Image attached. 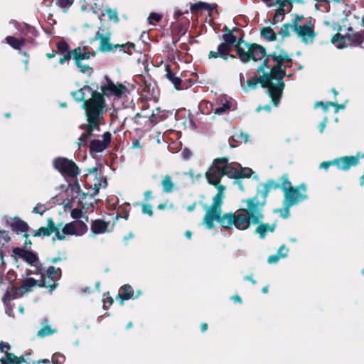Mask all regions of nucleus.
<instances>
[{
    "instance_id": "1",
    "label": "nucleus",
    "mask_w": 364,
    "mask_h": 364,
    "mask_svg": "<svg viewBox=\"0 0 364 364\" xmlns=\"http://www.w3.org/2000/svg\"><path fill=\"white\" fill-rule=\"evenodd\" d=\"M246 205V208H242L234 213H230L222 214V204H220V213H215L213 210L208 218L207 210L203 220V224L206 228L211 230L214 228V222L218 221L224 228H231L235 226L237 229L245 230L250 228L251 223L257 224L263 218L262 208L265 201L259 203L257 197L242 200Z\"/></svg>"
},
{
    "instance_id": "2",
    "label": "nucleus",
    "mask_w": 364,
    "mask_h": 364,
    "mask_svg": "<svg viewBox=\"0 0 364 364\" xmlns=\"http://www.w3.org/2000/svg\"><path fill=\"white\" fill-rule=\"evenodd\" d=\"M271 56L275 64L272 66L270 73L264 74L259 78L254 77L247 80L244 84L242 83V86L246 92H248L255 89L257 84L260 83L263 87L268 89L269 96L274 106H277L284 87L283 77L285 75V66L284 63L291 62V59L284 50L274 52Z\"/></svg>"
},
{
    "instance_id": "3",
    "label": "nucleus",
    "mask_w": 364,
    "mask_h": 364,
    "mask_svg": "<svg viewBox=\"0 0 364 364\" xmlns=\"http://www.w3.org/2000/svg\"><path fill=\"white\" fill-rule=\"evenodd\" d=\"M223 176L237 178L238 171L232 164L228 163L226 158L217 159L205 173L208 183L218 189V193L213 197L211 205L205 206V210H207V218L210 216L213 210L215 213H220V204L223 203L225 197L224 191L226 188L225 186L220 184Z\"/></svg>"
},
{
    "instance_id": "4",
    "label": "nucleus",
    "mask_w": 364,
    "mask_h": 364,
    "mask_svg": "<svg viewBox=\"0 0 364 364\" xmlns=\"http://www.w3.org/2000/svg\"><path fill=\"white\" fill-rule=\"evenodd\" d=\"M87 118L88 126L87 132L81 134L78 139V148L83 146L95 129H99V125L103 118L105 102L100 92L92 94V97L83 104Z\"/></svg>"
},
{
    "instance_id": "5",
    "label": "nucleus",
    "mask_w": 364,
    "mask_h": 364,
    "mask_svg": "<svg viewBox=\"0 0 364 364\" xmlns=\"http://www.w3.org/2000/svg\"><path fill=\"white\" fill-rule=\"evenodd\" d=\"M46 279H47L44 276H42V278L40 281H36L31 277L25 279L23 282V284L19 288L11 289L6 291L3 298L4 302L6 303V300H13L23 296L32 287L36 285L48 288L50 291H53L55 288V284H47Z\"/></svg>"
},
{
    "instance_id": "6",
    "label": "nucleus",
    "mask_w": 364,
    "mask_h": 364,
    "mask_svg": "<svg viewBox=\"0 0 364 364\" xmlns=\"http://www.w3.org/2000/svg\"><path fill=\"white\" fill-rule=\"evenodd\" d=\"M87 226L84 222L75 220L65 225H57L54 229V232L58 240H63L67 236H82L87 232Z\"/></svg>"
},
{
    "instance_id": "7",
    "label": "nucleus",
    "mask_w": 364,
    "mask_h": 364,
    "mask_svg": "<svg viewBox=\"0 0 364 364\" xmlns=\"http://www.w3.org/2000/svg\"><path fill=\"white\" fill-rule=\"evenodd\" d=\"M245 47L238 45L237 48V54L243 63L248 62L250 59L255 61H259L266 58L265 49L257 44L249 45L245 43Z\"/></svg>"
},
{
    "instance_id": "8",
    "label": "nucleus",
    "mask_w": 364,
    "mask_h": 364,
    "mask_svg": "<svg viewBox=\"0 0 364 364\" xmlns=\"http://www.w3.org/2000/svg\"><path fill=\"white\" fill-rule=\"evenodd\" d=\"M364 39L363 33H350L346 35L337 33L331 38V43L337 48L341 49L348 46H358L362 44Z\"/></svg>"
},
{
    "instance_id": "9",
    "label": "nucleus",
    "mask_w": 364,
    "mask_h": 364,
    "mask_svg": "<svg viewBox=\"0 0 364 364\" xmlns=\"http://www.w3.org/2000/svg\"><path fill=\"white\" fill-rule=\"evenodd\" d=\"M299 189H302L304 191H306V187L305 185L302 184L299 187L296 188H291L288 192L284 193L285 201L284 204L287 205L284 213H282V210L280 209L275 210L274 212L280 213L282 216L284 218H287L289 215V208L296 204L307 198L306 194H303L299 193Z\"/></svg>"
},
{
    "instance_id": "10",
    "label": "nucleus",
    "mask_w": 364,
    "mask_h": 364,
    "mask_svg": "<svg viewBox=\"0 0 364 364\" xmlns=\"http://www.w3.org/2000/svg\"><path fill=\"white\" fill-rule=\"evenodd\" d=\"M291 31L296 36L300 41L306 45L313 43L317 33L311 21L304 23L302 26H296Z\"/></svg>"
},
{
    "instance_id": "11",
    "label": "nucleus",
    "mask_w": 364,
    "mask_h": 364,
    "mask_svg": "<svg viewBox=\"0 0 364 364\" xmlns=\"http://www.w3.org/2000/svg\"><path fill=\"white\" fill-rule=\"evenodd\" d=\"M53 166L55 169L63 174L74 177L79 173L76 164L71 160L66 158H57L53 160Z\"/></svg>"
},
{
    "instance_id": "12",
    "label": "nucleus",
    "mask_w": 364,
    "mask_h": 364,
    "mask_svg": "<svg viewBox=\"0 0 364 364\" xmlns=\"http://www.w3.org/2000/svg\"><path fill=\"white\" fill-rule=\"evenodd\" d=\"M100 90L102 94H100L103 99L104 96L121 97L125 95L127 91V87L124 85L119 83L115 84L108 78H106V82L105 85L101 86Z\"/></svg>"
},
{
    "instance_id": "13",
    "label": "nucleus",
    "mask_w": 364,
    "mask_h": 364,
    "mask_svg": "<svg viewBox=\"0 0 364 364\" xmlns=\"http://www.w3.org/2000/svg\"><path fill=\"white\" fill-rule=\"evenodd\" d=\"M232 109H235L234 100L227 95H222L217 99V107L214 109V113L222 115Z\"/></svg>"
},
{
    "instance_id": "14",
    "label": "nucleus",
    "mask_w": 364,
    "mask_h": 364,
    "mask_svg": "<svg viewBox=\"0 0 364 364\" xmlns=\"http://www.w3.org/2000/svg\"><path fill=\"white\" fill-rule=\"evenodd\" d=\"M360 158V154H357L355 156H343L333 160V164L336 166L340 170L347 171L351 166H356Z\"/></svg>"
},
{
    "instance_id": "15",
    "label": "nucleus",
    "mask_w": 364,
    "mask_h": 364,
    "mask_svg": "<svg viewBox=\"0 0 364 364\" xmlns=\"http://www.w3.org/2000/svg\"><path fill=\"white\" fill-rule=\"evenodd\" d=\"M111 142V134L105 132L102 135V140L95 139L90 143V151L93 152H101L105 150Z\"/></svg>"
},
{
    "instance_id": "16",
    "label": "nucleus",
    "mask_w": 364,
    "mask_h": 364,
    "mask_svg": "<svg viewBox=\"0 0 364 364\" xmlns=\"http://www.w3.org/2000/svg\"><path fill=\"white\" fill-rule=\"evenodd\" d=\"M141 291H137L136 294H134L132 288L129 284H125L121 287L118 297L120 299V304L124 305V301L130 299H136L141 295Z\"/></svg>"
},
{
    "instance_id": "17",
    "label": "nucleus",
    "mask_w": 364,
    "mask_h": 364,
    "mask_svg": "<svg viewBox=\"0 0 364 364\" xmlns=\"http://www.w3.org/2000/svg\"><path fill=\"white\" fill-rule=\"evenodd\" d=\"M107 185V180L104 178H95L94 183L90 186L88 191L85 193H82L83 196L88 195L91 197H94L98 194L99 191L101 188H106Z\"/></svg>"
},
{
    "instance_id": "18",
    "label": "nucleus",
    "mask_w": 364,
    "mask_h": 364,
    "mask_svg": "<svg viewBox=\"0 0 364 364\" xmlns=\"http://www.w3.org/2000/svg\"><path fill=\"white\" fill-rule=\"evenodd\" d=\"M14 252L16 255L31 265H34V264L38 261L37 255L32 252L24 250L20 248L15 249Z\"/></svg>"
},
{
    "instance_id": "19",
    "label": "nucleus",
    "mask_w": 364,
    "mask_h": 364,
    "mask_svg": "<svg viewBox=\"0 0 364 364\" xmlns=\"http://www.w3.org/2000/svg\"><path fill=\"white\" fill-rule=\"evenodd\" d=\"M109 223L101 220H96L92 223L91 230L94 234H102L107 232Z\"/></svg>"
},
{
    "instance_id": "20",
    "label": "nucleus",
    "mask_w": 364,
    "mask_h": 364,
    "mask_svg": "<svg viewBox=\"0 0 364 364\" xmlns=\"http://www.w3.org/2000/svg\"><path fill=\"white\" fill-rule=\"evenodd\" d=\"M97 92L96 91H92L91 88L89 86H84L82 88L80 89L76 92H73L72 95L75 99L76 101L81 102L83 101L85 98L87 94L91 93V96H92L93 93ZM92 97H91L92 98Z\"/></svg>"
},
{
    "instance_id": "21",
    "label": "nucleus",
    "mask_w": 364,
    "mask_h": 364,
    "mask_svg": "<svg viewBox=\"0 0 364 364\" xmlns=\"http://www.w3.org/2000/svg\"><path fill=\"white\" fill-rule=\"evenodd\" d=\"M60 269L59 268H55L54 267H50L47 269L48 274V281L46 280L47 284L57 285L55 280L58 279L60 277Z\"/></svg>"
},
{
    "instance_id": "22",
    "label": "nucleus",
    "mask_w": 364,
    "mask_h": 364,
    "mask_svg": "<svg viewBox=\"0 0 364 364\" xmlns=\"http://www.w3.org/2000/svg\"><path fill=\"white\" fill-rule=\"evenodd\" d=\"M2 364H19L24 362L23 357H17L13 353H6L5 356L0 359Z\"/></svg>"
},
{
    "instance_id": "23",
    "label": "nucleus",
    "mask_w": 364,
    "mask_h": 364,
    "mask_svg": "<svg viewBox=\"0 0 364 364\" xmlns=\"http://www.w3.org/2000/svg\"><path fill=\"white\" fill-rule=\"evenodd\" d=\"M72 55L73 59L82 61L88 59L91 55H94V53L86 52L84 49L78 47L72 51Z\"/></svg>"
},
{
    "instance_id": "24",
    "label": "nucleus",
    "mask_w": 364,
    "mask_h": 364,
    "mask_svg": "<svg viewBox=\"0 0 364 364\" xmlns=\"http://www.w3.org/2000/svg\"><path fill=\"white\" fill-rule=\"evenodd\" d=\"M225 29L228 31V32L223 36L224 43H228L232 47L235 46L236 48H237L238 45L242 46L240 40L237 42L236 36L233 35L232 33L228 30L227 27H225Z\"/></svg>"
},
{
    "instance_id": "25",
    "label": "nucleus",
    "mask_w": 364,
    "mask_h": 364,
    "mask_svg": "<svg viewBox=\"0 0 364 364\" xmlns=\"http://www.w3.org/2000/svg\"><path fill=\"white\" fill-rule=\"evenodd\" d=\"M11 227L12 228L16 230L18 233V232H24V236L26 237H28V235H27V231L28 230V225L26 223L22 221V220H14L12 223H11Z\"/></svg>"
},
{
    "instance_id": "26",
    "label": "nucleus",
    "mask_w": 364,
    "mask_h": 364,
    "mask_svg": "<svg viewBox=\"0 0 364 364\" xmlns=\"http://www.w3.org/2000/svg\"><path fill=\"white\" fill-rule=\"evenodd\" d=\"M161 185L165 193H171L176 189L175 184L173 183L171 177L168 175L164 177L161 181Z\"/></svg>"
},
{
    "instance_id": "27",
    "label": "nucleus",
    "mask_w": 364,
    "mask_h": 364,
    "mask_svg": "<svg viewBox=\"0 0 364 364\" xmlns=\"http://www.w3.org/2000/svg\"><path fill=\"white\" fill-rule=\"evenodd\" d=\"M262 186L263 187V190H261L258 192V194H260L264 199L267 196V194L269 191L271 189H276L279 187V184L272 181H269L267 183L262 184Z\"/></svg>"
},
{
    "instance_id": "28",
    "label": "nucleus",
    "mask_w": 364,
    "mask_h": 364,
    "mask_svg": "<svg viewBox=\"0 0 364 364\" xmlns=\"http://www.w3.org/2000/svg\"><path fill=\"white\" fill-rule=\"evenodd\" d=\"M275 224H261L257 227L256 232L259 235L261 238H264L266 235V233L267 232H273L275 229Z\"/></svg>"
},
{
    "instance_id": "29",
    "label": "nucleus",
    "mask_w": 364,
    "mask_h": 364,
    "mask_svg": "<svg viewBox=\"0 0 364 364\" xmlns=\"http://www.w3.org/2000/svg\"><path fill=\"white\" fill-rule=\"evenodd\" d=\"M275 224H261L257 227L256 232L259 235L261 238H264L266 235V233L267 232H273L275 229Z\"/></svg>"
},
{
    "instance_id": "30",
    "label": "nucleus",
    "mask_w": 364,
    "mask_h": 364,
    "mask_svg": "<svg viewBox=\"0 0 364 364\" xmlns=\"http://www.w3.org/2000/svg\"><path fill=\"white\" fill-rule=\"evenodd\" d=\"M96 38L100 41V50L103 51H109L112 50L111 45L109 42V36H104L98 32Z\"/></svg>"
},
{
    "instance_id": "31",
    "label": "nucleus",
    "mask_w": 364,
    "mask_h": 364,
    "mask_svg": "<svg viewBox=\"0 0 364 364\" xmlns=\"http://www.w3.org/2000/svg\"><path fill=\"white\" fill-rule=\"evenodd\" d=\"M56 226H55L53 222L51 220H48V227L44 228L42 227L39 228L36 232L35 233V236H40L41 235L48 236L51 233L54 232V229Z\"/></svg>"
},
{
    "instance_id": "32",
    "label": "nucleus",
    "mask_w": 364,
    "mask_h": 364,
    "mask_svg": "<svg viewBox=\"0 0 364 364\" xmlns=\"http://www.w3.org/2000/svg\"><path fill=\"white\" fill-rule=\"evenodd\" d=\"M46 323L47 320L46 319L42 323L43 326V328L37 333L38 337L43 338L57 332L56 329H53L51 326L48 325Z\"/></svg>"
},
{
    "instance_id": "33",
    "label": "nucleus",
    "mask_w": 364,
    "mask_h": 364,
    "mask_svg": "<svg viewBox=\"0 0 364 364\" xmlns=\"http://www.w3.org/2000/svg\"><path fill=\"white\" fill-rule=\"evenodd\" d=\"M232 46L225 43L224 42L221 43L218 47V50H219L220 57L223 58L224 60L228 59V53L231 50Z\"/></svg>"
},
{
    "instance_id": "34",
    "label": "nucleus",
    "mask_w": 364,
    "mask_h": 364,
    "mask_svg": "<svg viewBox=\"0 0 364 364\" xmlns=\"http://www.w3.org/2000/svg\"><path fill=\"white\" fill-rule=\"evenodd\" d=\"M6 41L8 44H9L13 48L19 50L21 46L25 44V40H18L13 36H8L6 38Z\"/></svg>"
},
{
    "instance_id": "35",
    "label": "nucleus",
    "mask_w": 364,
    "mask_h": 364,
    "mask_svg": "<svg viewBox=\"0 0 364 364\" xmlns=\"http://www.w3.org/2000/svg\"><path fill=\"white\" fill-rule=\"evenodd\" d=\"M216 8V5L211 4L205 2H198L191 6L192 11H196L198 9H204L207 11H212Z\"/></svg>"
},
{
    "instance_id": "36",
    "label": "nucleus",
    "mask_w": 364,
    "mask_h": 364,
    "mask_svg": "<svg viewBox=\"0 0 364 364\" xmlns=\"http://www.w3.org/2000/svg\"><path fill=\"white\" fill-rule=\"evenodd\" d=\"M166 77L174 85L176 89H179L181 80L180 77L176 76L174 73H171L168 66L166 67Z\"/></svg>"
},
{
    "instance_id": "37",
    "label": "nucleus",
    "mask_w": 364,
    "mask_h": 364,
    "mask_svg": "<svg viewBox=\"0 0 364 364\" xmlns=\"http://www.w3.org/2000/svg\"><path fill=\"white\" fill-rule=\"evenodd\" d=\"M238 171V176L236 178L241 177H250L253 173L252 169L249 168H241L237 164H232Z\"/></svg>"
},
{
    "instance_id": "38",
    "label": "nucleus",
    "mask_w": 364,
    "mask_h": 364,
    "mask_svg": "<svg viewBox=\"0 0 364 364\" xmlns=\"http://www.w3.org/2000/svg\"><path fill=\"white\" fill-rule=\"evenodd\" d=\"M330 106H333L336 107L335 112H338L340 109L345 108L344 105H339L334 102H328L326 104H324L322 102H318L315 104V107H322L325 111L327 110Z\"/></svg>"
},
{
    "instance_id": "39",
    "label": "nucleus",
    "mask_w": 364,
    "mask_h": 364,
    "mask_svg": "<svg viewBox=\"0 0 364 364\" xmlns=\"http://www.w3.org/2000/svg\"><path fill=\"white\" fill-rule=\"evenodd\" d=\"M261 33L263 37L269 41L276 40V34L270 27H265L262 28Z\"/></svg>"
},
{
    "instance_id": "40",
    "label": "nucleus",
    "mask_w": 364,
    "mask_h": 364,
    "mask_svg": "<svg viewBox=\"0 0 364 364\" xmlns=\"http://www.w3.org/2000/svg\"><path fill=\"white\" fill-rule=\"evenodd\" d=\"M287 5H279V8L277 10L276 14L274 16V21L275 23L281 21L283 18V16L284 15V7Z\"/></svg>"
},
{
    "instance_id": "41",
    "label": "nucleus",
    "mask_w": 364,
    "mask_h": 364,
    "mask_svg": "<svg viewBox=\"0 0 364 364\" xmlns=\"http://www.w3.org/2000/svg\"><path fill=\"white\" fill-rule=\"evenodd\" d=\"M290 31H291V23L284 24L280 29L279 34L283 38L290 36Z\"/></svg>"
},
{
    "instance_id": "42",
    "label": "nucleus",
    "mask_w": 364,
    "mask_h": 364,
    "mask_svg": "<svg viewBox=\"0 0 364 364\" xmlns=\"http://www.w3.org/2000/svg\"><path fill=\"white\" fill-rule=\"evenodd\" d=\"M304 17L302 15H295L291 20V30L295 28L296 26H302L304 24L303 20Z\"/></svg>"
},
{
    "instance_id": "43",
    "label": "nucleus",
    "mask_w": 364,
    "mask_h": 364,
    "mask_svg": "<svg viewBox=\"0 0 364 364\" xmlns=\"http://www.w3.org/2000/svg\"><path fill=\"white\" fill-rule=\"evenodd\" d=\"M279 186H281L284 193L293 188L290 181L286 177H283L282 178V183L279 185Z\"/></svg>"
},
{
    "instance_id": "44",
    "label": "nucleus",
    "mask_w": 364,
    "mask_h": 364,
    "mask_svg": "<svg viewBox=\"0 0 364 364\" xmlns=\"http://www.w3.org/2000/svg\"><path fill=\"white\" fill-rule=\"evenodd\" d=\"M65 357L64 355L60 354V353H55L52 356V363L53 364H63L65 362Z\"/></svg>"
},
{
    "instance_id": "45",
    "label": "nucleus",
    "mask_w": 364,
    "mask_h": 364,
    "mask_svg": "<svg viewBox=\"0 0 364 364\" xmlns=\"http://www.w3.org/2000/svg\"><path fill=\"white\" fill-rule=\"evenodd\" d=\"M75 62L77 67L80 68V71L82 73H92V68L89 65L83 64L81 61L78 60H75Z\"/></svg>"
},
{
    "instance_id": "46",
    "label": "nucleus",
    "mask_w": 364,
    "mask_h": 364,
    "mask_svg": "<svg viewBox=\"0 0 364 364\" xmlns=\"http://www.w3.org/2000/svg\"><path fill=\"white\" fill-rule=\"evenodd\" d=\"M161 18L162 16L161 14L156 13H151L150 14L148 18V21L150 24H153L154 23L160 21Z\"/></svg>"
},
{
    "instance_id": "47",
    "label": "nucleus",
    "mask_w": 364,
    "mask_h": 364,
    "mask_svg": "<svg viewBox=\"0 0 364 364\" xmlns=\"http://www.w3.org/2000/svg\"><path fill=\"white\" fill-rule=\"evenodd\" d=\"M105 12L109 16L110 20L116 22L118 21L119 19L117 16V13L115 10H112L110 8H107L105 9Z\"/></svg>"
},
{
    "instance_id": "48",
    "label": "nucleus",
    "mask_w": 364,
    "mask_h": 364,
    "mask_svg": "<svg viewBox=\"0 0 364 364\" xmlns=\"http://www.w3.org/2000/svg\"><path fill=\"white\" fill-rule=\"evenodd\" d=\"M72 192L75 193L77 194H80L82 193L80 189V186L77 180L74 181V183L69 186Z\"/></svg>"
},
{
    "instance_id": "49",
    "label": "nucleus",
    "mask_w": 364,
    "mask_h": 364,
    "mask_svg": "<svg viewBox=\"0 0 364 364\" xmlns=\"http://www.w3.org/2000/svg\"><path fill=\"white\" fill-rule=\"evenodd\" d=\"M46 208L43 204H38L34 208L33 212L37 214L43 215L46 211Z\"/></svg>"
},
{
    "instance_id": "50",
    "label": "nucleus",
    "mask_w": 364,
    "mask_h": 364,
    "mask_svg": "<svg viewBox=\"0 0 364 364\" xmlns=\"http://www.w3.org/2000/svg\"><path fill=\"white\" fill-rule=\"evenodd\" d=\"M82 214V210L80 209H77V208L73 209L71 210V213H70L71 217L73 219H75L76 220H77V219L81 218Z\"/></svg>"
},
{
    "instance_id": "51",
    "label": "nucleus",
    "mask_w": 364,
    "mask_h": 364,
    "mask_svg": "<svg viewBox=\"0 0 364 364\" xmlns=\"http://www.w3.org/2000/svg\"><path fill=\"white\" fill-rule=\"evenodd\" d=\"M289 250L286 247L285 245H282L277 252V255H279L280 257H286L287 256Z\"/></svg>"
},
{
    "instance_id": "52",
    "label": "nucleus",
    "mask_w": 364,
    "mask_h": 364,
    "mask_svg": "<svg viewBox=\"0 0 364 364\" xmlns=\"http://www.w3.org/2000/svg\"><path fill=\"white\" fill-rule=\"evenodd\" d=\"M142 213L144 214H147V215L151 216L153 215L151 205H148V204H144L142 205Z\"/></svg>"
},
{
    "instance_id": "53",
    "label": "nucleus",
    "mask_w": 364,
    "mask_h": 364,
    "mask_svg": "<svg viewBox=\"0 0 364 364\" xmlns=\"http://www.w3.org/2000/svg\"><path fill=\"white\" fill-rule=\"evenodd\" d=\"M58 48L61 52H67L68 50V46L65 42H60L58 43Z\"/></svg>"
},
{
    "instance_id": "54",
    "label": "nucleus",
    "mask_w": 364,
    "mask_h": 364,
    "mask_svg": "<svg viewBox=\"0 0 364 364\" xmlns=\"http://www.w3.org/2000/svg\"><path fill=\"white\" fill-rule=\"evenodd\" d=\"M73 57L72 52L65 53L61 58L59 60V63L60 64H63L65 61L70 60Z\"/></svg>"
},
{
    "instance_id": "55",
    "label": "nucleus",
    "mask_w": 364,
    "mask_h": 364,
    "mask_svg": "<svg viewBox=\"0 0 364 364\" xmlns=\"http://www.w3.org/2000/svg\"><path fill=\"white\" fill-rule=\"evenodd\" d=\"M10 240V237L6 231H2L0 232V242L4 241L5 242H8Z\"/></svg>"
},
{
    "instance_id": "56",
    "label": "nucleus",
    "mask_w": 364,
    "mask_h": 364,
    "mask_svg": "<svg viewBox=\"0 0 364 364\" xmlns=\"http://www.w3.org/2000/svg\"><path fill=\"white\" fill-rule=\"evenodd\" d=\"M281 257H279V255H278L277 254V255H271L270 257H269L268 258V262L270 263V264H272V263H276L279 261V259H280Z\"/></svg>"
},
{
    "instance_id": "57",
    "label": "nucleus",
    "mask_w": 364,
    "mask_h": 364,
    "mask_svg": "<svg viewBox=\"0 0 364 364\" xmlns=\"http://www.w3.org/2000/svg\"><path fill=\"white\" fill-rule=\"evenodd\" d=\"M331 165H333V161H324V162H322L320 164L319 168H323L325 170H327Z\"/></svg>"
},
{
    "instance_id": "58",
    "label": "nucleus",
    "mask_w": 364,
    "mask_h": 364,
    "mask_svg": "<svg viewBox=\"0 0 364 364\" xmlns=\"http://www.w3.org/2000/svg\"><path fill=\"white\" fill-rule=\"evenodd\" d=\"M103 302H104V306H105V304H106L107 302L110 306V305H112V304L113 302V299H112V297L109 296V295L107 296L105 294H104V298H103Z\"/></svg>"
},
{
    "instance_id": "59",
    "label": "nucleus",
    "mask_w": 364,
    "mask_h": 364,
    "mask_svg": "<svg viewBox=\"0 0 364 364\" xmlns=\"http://www.w3.org/2000/svg\"><path fill=\"white\" fill-rule=\"evenodd\" d=\"M10 348H11V347H10L9 344L6 343H0V350L1 352H4L5 350H10Z\"/></svg>"
},
{
    "instance_id": "60",
    "label": "nucleus",
    "mask_w": 364,
    "mask_h": 364,
    "mask_svg": "<svg viewBox=\"0 0 364 364\" xmlns=\"http://www.w3.org/2000/svg\"><path fill=\"white\" fill-rule=\"evenodd\" d=\"M191 152L188 149H184L182 151V155L184 159H188L191 156Z\"/></svg>"
},
{
    "instance_id": "61",
    "label": "nucleus",
    "mask_w": 364,
    "mask_h": 364,
    "mask_svg": "<svg viewBox=\"0 0 364 364\" xmlns=\"http://www.w3.org/2000/svg\"><path fill=\"white\" fill-rule=\"evenodd\" d=\"M327 119L325 118L322 122L320 123L318 128L321 133H322L326 127Z\"/></svg>"
},
{
    "instance_id": "62",
    "label": "nucleus",
    "mask_w": 364,
    "mask_h": 364,
    "mask_svg": "<svg viewBox=\"0 0 364 364\" xmlns=\"http://www.w3.org/2000/svg\"><path fill=\"white\" fill-rule=\"evenodd\" d=\"M208 57H209V58H216L220 57L219 50H218V51H210L209 53Z\"/></svg>"
},
{
    "instance_id": "63",
    "label": "nucleus",
    "mask_w": 364,
    "mask_h": 364,
    "mask_svg": "<svg viewBox=\"0 0 364 364\" xmlns=\"http://www.w3.org/2000/svg\"><path fill=\"white\" fill-rule=\"evenodd\" d=\"M289 0H273L274 4L275 5H287V3L289 2Z\"/></svg>"
},
{
    "instance_id": "64",
    "label": "nucleus",
    "mask_w": 364,
    "mask_h": 364,
    "mask_svg": "<svg viewBox=\"0 0 364 364\" xmlns=\"http://www.w3.org/2000/svg\"><path fill=\"white\" fill-rule=\"evenodd\" d=\"M269 66L267 65V61L264 60V61L263 65H262V66H260V67L257 69V71H258L259 73H262V72H264V68H269Z\"/></svg>"
}]
</instances>
